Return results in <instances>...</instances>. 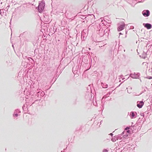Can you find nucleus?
Masks as SVG:
<instances>
[{
  "mask_svg": "<svg viewBox=\"0 0 152 152\" xmlns=\"http://www.w3.org/2000/svg\"><path fill=\"white\" fill-rule=\"evenodd\" d=\"M6 63L7 64V65L8 66H11L12 65V62H10V61L9 60L7 61L6 62Z\"/></svg>",
  "mask_w": 152,
  "mask_h": 152,
  "instance_id": "ddd939ff",
  "label": "nucleus"
},
{
  "mask_svg": "<svg viewBox=\"0 0 152 152\" xmlns=\"http://www.w3.org/2000/svg\"><path fill=\"white\" fill-rule=\"evenodd\" d=\"M119 35L122 34L121 32L119 33Z\"/></svg>",
  "mask_w": 152,
  "mask_h": 152,
  "instance_id": "72a5a7b5",
  "label": "nucleus"
},
{
  "mask_svg": "<svg viewBox=\"0 0 152 152\" xmlns=\"http://www.w3.org/2000/svg\"><path fill=\"white\" fill-rule=\"evenodd\" d=\"M143 25L148 29H151L152 27L151 24L149 23H143Z\"/></svg>",
  "mask_w": 152,
  "mask_h": 152,
  "instance_id": "1a4fd4ad",
  "label": "nucleus"
},
{
  "mask_svg": "<svg viewBox=\"0 0 152 152\" xmlns=\"http://www.w3.org/2000/svg\"><path fill=\"white\" fill-rule=\"evenodd\" d=\"M108 151L106 149H104L103 150V152H108Z\"/></svg>",
  "mask_w": 152,
  "mask_h": 152,
  "instance_id": "a878e982",
  "label": "nucleus"
},
{
  "mask_svg": "<svg viewBox=\"0 0 152 152\" xmlns=\"http://www.w3.org/2000/svg\"><path fill=\"white\" fill-rule=\"evenodd\" d=\"M125 32H126V34H127V31H125Z\"/></svg>",
  "mask_w": 152,
  "mask_h": 152,
  "instance_id": "f704fd0d",
  "label": "nucleus"
},
{
  "mask_svg": "<svg viewBox=\"0 0 152 152\" xmlns=\"http://www.w3.org/2000/svg\"><path fill=\"white\" fill-rule=\"evenodd\" d=\"M105 18H100V19L101 20V22L102 23H100L99 24V26H101L102 25V24H104L105 25V26H106V25H105L106 24L104 23V22L107 20V18H108L109 19V18L108 17H105Z\"/></svg>",
  "mask_w": 152,
  "mask_h": 152,
  "instance_id": "6e6552de",
  "label": "nucleus"
},
{
  "mask_svg": "<svg viewBox=\"0 0 152 152\" xmlns=\"http://www.w3.org/2000/svg\"><path fill=\"white\" fill-rule=\"evenodd\" d=\"M24 105H23V107H22V108L23 109V107H24Z\"/></svg>",
  "mask_w": 152,
  "mask_h": 152,
  "instance_id": "58836bf2",
  "label": "nucleus"
},
{
  "mask_svg": "<svg viewBox=\"0 0 152 152\" xmlns=\"http://www.w3.org/2000/svg\"><path fill=\"white\" fill-rule=\"evenodd\" d=\"M142 14L143 16L145 17L149 16L150 14V11L148 10H144L142 12Z\"/></svg>",
  "mask_w": 152,
  "mask_h": 152,
  "instance_id": "20e7f679",
  "label": "nucleus"
},
{
  "mask_svg": "<svg viewBox=\"0 0 152 152\" xmlns=\"http://www.w3.org/2000/svg\"><path fill=\"white\" fill-rule=\"evenodd\" d=\"M125 25L124 22H122L120 23L118 28V31H121L124 28Z\"/></svg>",
  "mask_w": 152,
  "mask_h": 152,
  "instance_id": "7ed1b4c3",
  "label": "nucleus"
},
{
  "mask_svg": "<svg viewBox=\"0 0 152 152\" xmlns=\"http://www.w3.org/2000/svg\"><path fill=\"white\" fill-rule=\"evenodd\" d=\"M140 74L139 73L137 74L134 72V74L131 73L130 75V76L133 78L137 79L139 77Z\"/></svg>",
  "mask_w": 152,
  "mask_h": 152,
  "instance_id": "39448f33",
  "label": "nucleus"
},
{
  "mask_svg": "<svg viewBox=\"0 0 152 152\" xmlns=\"http://www.w3.org/2000/svg\"><path fill=\"white\" fill-rule=\"evenodd\" d=\"M61 152H62V151H61Z\"/></svg>",
  "mask_w": 152,
  "mask_h": 152,
  "instance_id": "a18cd8bd",
  "label": "nucleus"
},
{
  "mask_svg": "<svg viewBox=\"0 0 152 152\" xmlns=\"http://www.w3.org/2000/svg\"><path fill=\"white\" fill-rule=\"evenodd\" d=\"M126 37V35L125 37Z\"/></svg>",
  "mask_w": 152,
  "mask_h": 152,
  "instance_id": "79ce46f5",
  "label": "nucleus"
},
{
  "mask_svg": "<svg viewBox=\"0 0 152 152\" xmlns=\"http://www.w3.org/2000/svg\"><path fill=\"white\" fill-rule=\"evenodd\" d=\"M110 135L111 136H113V133H111L110 134Z\"/></svg>",
  "mask_w": 152,
  "mask_h": 152,
  "instance_id": "2f4dec72",
  "label": "nucleus"
},
{
  "mask_svg": "<svg viewBox=\"0 0 152 152\" xmlns=\"http://www.w3.org/2000/svg\"><path fill=\"white\" fill-rule=\"evenodd\" d=\"M123 76V75H121V77H122Z\"/></svg>",
  "mask_w": 152,
  "mask_h": 152,
  "instance_id": "4c0bfd02",
  "label": "nucleus"
},
{
  "mask_svg": "<svg viewBox=\"0 0 152 152\" xmlns=\"http://www.w3.org/2000/svg\"><path fill=\"white\" fill-rule=\"evenodd\" d=\"M148 79H152V77L151 76H148L146 77Z\"/></svg>",
  "mask_w": 152,
  "mask_h": 152,
  "instance_id": "393cba45",
  "label": "nucleus"
},
{
  "mask_svg": "<svg viewBox=\"0 0 152 152\" xmlns=\"http://www.w3.org/2000/svg\"><path fill=\"white\" fill-rule=\"evenodd\" d=\"M59 66H58V69H57V73H58V69H59Z\"/></svg>",
  "mask_w": 152,
  "mask_h": 152,
  "instance_id": "7c9ffc66",
  "label": "nucleus"
},
{
  "mask_svg": "<svg viewBox=\"0 0 152 152\" xmlns=\"http://www.w3.org/2000/svg\"><path fill=\"white\" fill-rule=\"evenodd\" d=\"M95 19V17H94V18H92V19L91 20V23H93L94 22V20Z\"/></svg>",
  "mask_w": 152,
  "mask_h": 152,
  "instance_id": "b1692460",
  "label": "nucleus"
},
{
  "mask_svg": "<svg viewBox=\"0 0 152 152\" xmlns=\"http://www.w3.org/2000/svg\"><path fill=\"white\" fill-rule=\"evenodd\" d=\"M12 47H13V48H14V45H12Z\"/></svg>",
  "mask_w": 152,
  "mask_h": 152,
  "instance_id": "e433bc0d",
  "label": "nucleus"
},
{
  "mask_svg": "<svg viewBox=\"0 0 152 152\" xmlns=\"http://www.w3.org/2000/svg\"><path fill=\"white\" fill-rule=\"evenodd\" d=\"M73 69H72V71H73Z\"/></svg>",
  "mask_w": 152,
  "mask_h": 152,
  "instance_id": "c03bdc74",
  "label": "nucleus"
},
{
  "mask_svg": "<svg viewBox=\"0 0 152 152\" xmlns=\"http://www.w3.org/2000/svg\"><path fill=\"white\" fill-rule=\"evenodd\" d=\"M104 31H105L102 28H100L99 30L97 31V32L101 37H102L104 35Z\"/></svg>",
  "mask_w": 152,
  "mask_h": 152,
  "instance_id": "423d86ee",
  "label": "nucleus"
},
{
  "mask_svg": "<svg viewBox=\"0 0 152 152\" xmlns=\"http://www.w3.org/2000/svg\"><path fill=\"white\" fill-rule=\"evenodd\" d=\"M20 115L18 114H16V113H14L13 114V116L14 117H17L18 116V115Z\"/></svg>",
  "mask_w": 152,
  "mask_h": 152,
  "instance_id": "412c9836",
  "label": "nucleus"
},
{
  "mask_svg": "<svg viewBox=\"0 0 152 152\" xmlns=\"http://www.w3.org/2000/svg\"><path fill=\"white\" fill-rule=\"evenodd\" d=\"M45 95V93L42 91L38 92L37 93V96L38 97V99L35 100V101L32 103V104H34V103H35L36 102L39 101L40 99L42 98V97H43Z\"/></svg>",
  "mask_w": 152,
  "mask_h": 152,
  "instance_id": "f03ea898",
  "label": "nucleus"
},
{
  "mask_svg": "<svg viewBox=\"0 0 152 152\" xmlns=\"http://www.w3.org/2000/svg\"><path fill=\"white\" fill-rule=\"evenodd\" d=\"M107 23L108 24H110L111 23V21L109 19H107V20L104 22V23Z\"/></svg>",
  "mask_w": 152,
  "mask_h": 152,
  "instance_id": "aec40b11",
  "label": "nucleus"
},
{
  "mask_svg": "<svg viewBox=\"0 0 152 152\" xmlns=\"http://www.w3.org/2000/svg\"><path fill=\"white\" fill-rule=\"evenodd\" d=\"M101 85L103 88H107L108 87V85L105 83H101Z\"/></svg>",
  "mask_w": 152,
  "mask_h": 152,
  "instance_id": "f8f14e48",
  "label": "nucleus"
},
{
  "mask_svg": "<svg viewBox=\"0 0 152 152\" xmlns=\"http://www.w3.org/2000/svg\"><path fill=\"white\" fill-rule=\"evenodd\" d=\"M102 121H100V124H101V123H102Z\"/></svg>",
  "mask_w": 152,
  "mask_h": 152,
  "instance_id": "c9c22d12",
  "label": "nucleus"
},
{
  "mask_svg": "<svg viewBox=\"0 0 152 152\" xmlns=\"http://www.w3.org/2000/svg\"><path fill=\"white\" fill-rule=\"evenodd\" d=\"M21 113L20 111V110L18 109H17L15 110V111L14 113H16V114H19V113Z\"/></svg>",
  "mask_w": 152,
  "mask_h": 152,
  "instance_id": "dca6fc26",
  "label": "nucleus"
},
{
  "mask_svg": "<svg viewBox=\"0 0 152 152\" xmlns=\"http://www.w3.org/2000/svg\"><path fill=\"white\" fill-rule=\"evenodd\" d=\"M136 115H137V113L136 112H134L132 111L130 113L129 116L131 118H134L135 117L136 115Z\"/></svg>",
  "mask_w": 152,
  "mask_h": 152,
  "instance_id": "9b49d317",
  "label": "nucleus"
},
{
  "mask_svg": "<svg viewBox=\"0 0 152 152\" xmlns=\"http://www.w3.org/2000/svg\"><path fill=\"white\" fill-rule=\"evenodd\" d=\"M142 89H143V90L142 91V93H141V94H141L144 93V92H145L146 91V89H147L148 90L147 87L145 86H142Z\"/></svg>",
  "mask_w": 152,
  "mask_h": 152,
  "instance_id": "4468645a",
  "label": "nucleus"
},
{
  "mask_svg": "<svg viewBox=\"0 0 152 152\" xmlns=\"http://www.w3.org/2000/svg\"><path fill=\"white\" fill-rule=\"evenodd\" d=\"M45 5V1H42L41 2H39V5L37 9V10L38 11L41 13L42 12L43 10Z\"/></svg>",
  "mask_w": 152,
  "mask_h": 152,
  "instance_id": "f257e3e1",
  "label": "nucleus"
},
{
  "mask_svg": "<svg viewBox=\"0 0 152 152\" xmlns=\"http://www.w3.org/2000/svg\"><path fill=\"white\" fill-rule=\"evenodd\" d=\"M74 72H75V71H74ZM73 73H75V72H74Z\"/></svg>",
  "mask_w": 152,
  "mask_h": 152,
  "instance_id": "37998d69",
  "label": "nucleus"
},
{
  "mask_svg": "<svg viewBox=\"0 0 152 152\" xmlns=\"http://www.w3.org/2000/svg\"><path fill=\"white\" fill-rule=\"evenodd\" d=\"M110 94V92H108L107 94L105 95H104L103 97V98H107L108 97L109 95Z\"/></svg>",
  "mask_w": 152,
  "mask_h": 152,
  "instance_id": "a211bd4d",
  "label": "nucleus"
},
{
  "mask_svg": "<svg viewBox=\"0 0 152 152\" xmlns=\"http://www.w3.org/2000/svg\"><path fill=\"white\" fill-rule=\"evenodd\" d=\"M144 104V102L142 101H138L137 102V106L139 108H141Z\"/></svg>",
  "mask_w": 152,
  "mask_h": 152,
  "instance_id": "0eeeda50",
  "label": "nucleus"
},
{
  "mask_svg": "<svg viewBox=\"0 0 152 152\" xmlns=\"http://www.w3.org/2000/svg\"><path fill=\"white\" fill-rule=\"evenodd\" d=\"M129 128L130 127H128V126L126 127V128H125V129H126V130L128 129H129Z\"/></svg>",
  "mask_w": 152,
  "mask_h": 152,
  "instance_id": "c85d7f7f",
  "label": "nucleus"
},
{
  "mask_svg": "<svg viewBox=\"0 0 152 152\" xmlns=\"http://www.w3.org/2000/svg\"><path fill=\"white\" fill-rule=\"evenodd\" d=\"M94 18V15L92 14L88 15L87 17H85L86 20H90Z\"/></svg>",
  "mask_w": 152,
  "mask_h": 152,
  "instance_id": "9d476101",
  "label": "nucleus"
},
{
  "mask_svg": "<svg viewBox=\"0 0 152 152\" xmlns=\"http://www.w3.org/2000/svg\"><path fill=\"white\" fill-rule=\"evenodd\" d=\"M125 133V132H122V133L121 134V135L122 136V137H124V133Z\"/></svg>",
  "mask_w": 152,
  "mask_h": 152,
  "instance_id": "bb28decb",
  "label": "nucleus"
},
{
  "mask_svg": "<svg viewBox=\"0 0 152 152\" xmlns=\"http://www.w3.org/2000/svg\"><path fill=\"white\" fill-rule=\"evenodd\" d=\"M93 104L94 105V106H97V102L96 101H95V102H94V101H93Z\"/></svg>",
  "mask_w": 152,
  "mask_h": 152,
  "instance_id": "5701e85b",
  "label": "nucleus"
},
{
  "mask_svg": "<svg viewBox=\"0 0 152 152\" xmlns=\"http://www.w3.org/2000/svg\"><path fill=\"white\" fill-rule=\"evenodd\" d=\"M124 79H125V78H123L122 79V80H124Z\"/></svg>",
  "mask_w": 152,
  "mask_h": 152,
  "instance_id": "a19ab883",
  "label": "nucleus"
},
{
  "mask_svg": "<svg viewBox=\"0 0 152 152\" xmlns=\"http://www.w3.org/2000/svg\"><path fill=\"white\" fill-rule=\"evenodd\" d=\"M102 47H103V46H101V49H102Z\"/></svg>",
  "mask_w": 152,
  "mask_h": 152,
  "instance_id": "ea45409f",
  "label": "nucleus"
},
{
  "mask_svg": "<svg viewBox=\"0 0 152 152\" xmlns=\"http://www.w3.org/2000/svg\"><path fill=\"white\" fill-rule=\"evenodd\" d=\"M146 57V56H142V58L144 59H145V58Z\"/></svg>",
  "mask_w": 152,
  "mask_h": 152,
  "instance_id": "c756f323",
  "label": "nucleus"
},
{
  "mask_svg": "<svg viewBox=\"0 0 152 152\" xmlns=\"http://www.w3.org/2000/svg\"><path fill=\"white\" fill-rule=\"evenodd\" d=\"M116 139H121L122 137V136L121 135V134H119L118 135H117V136Z\"/></svg>",
  "mask_w": 152,
  "mask_h": 152,
  "instance_id": "6ab92c4d",
  "label": "nucleus"
},
{
  "mask_svg": "<svg viewBox=\"0 0 152 152\" xmlns=\"http://www.w3.org/2000/svg\"><path fill=\"white\" fill-rule=\"evenodd\" d=\"M126 89H129V90H127V91L128 93L130 94L131 93V90L132 89V88L131 87H128V88H126Z\"/></svg>",
  "mask_w": 152,
  "mask_h": 152,
  "instance_id": "2eb2a0df",
  "label": "nucleus"
},
{
  "mask_svg": "<svg viewBox=\"0 0 152 152\" xmlns=\"http://www.w3.org/2000/svg\"><path fill=\"white\" fill-rule=\"evenodd\" d=\"M62 70H61L59 72V73L61 74V73Z\"/></svg>",
  "mask_w": 152,
  "mask_h": 152,
  "instance_id": "473e14b6",
  "label": "nucleus"
},
{
  "mask_svg": "<svg viewBox=\"0 0 152 152\" xmlns=\"http://www.w3.org/2000/svg\"><path fill=\"white\" fill-rule=\"evenodd\" d=\"M116 136H114V137H112L111 139V140L113 142L115 141L116 140H118V139H116Z\"/></svg>",
  "mask_w": 152,
  "mask_h": 152,
  "instance_id": "f3484780",
  "label": "nucleus"
},
{
  "mask_svg": "<svg viewBox=\"0 0 152 152\" xmlns=\"http://www.w3.org/2000/svg\"><path fill=\"white\" fill-rule=\"evenodd\" d=\"M145 64V65L147 66V64H148L147 63H146V62H144L142 63V65H144V64Z\"/></svg>",
  "mask_w": 152,
  "mask_h": 152,
  "instance_id": "cd10ccee",
  "label": "nucleus"
},
{
  "mask_svg": "<svg viewBox=\"0 0 152 152\" xmlns=\"http://www.w3.org/2000/svg\"><path fill=\"white\" fill-rule=\"evenodd\" d=\"M0 14L1 15H4V10H0Z\"/></svg>",
  "mask_w": 152,
  "mask_h": 152,
  "instance_id": "4be33fe9",
  "label": "nucleus"
}]
</instances>
